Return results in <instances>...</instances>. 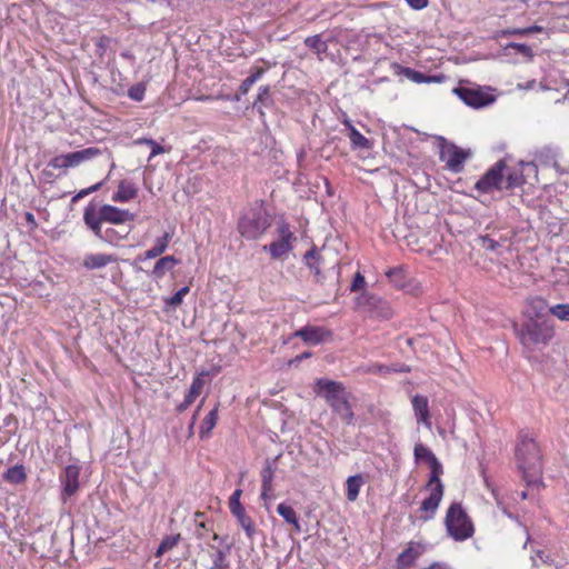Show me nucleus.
Returning a JSON list of instances; mask_svg holds the SVG:
<instances>
[{
  "label": "nucleus",
  "mask_w": 569,
  "mask_h": 569,
  "mask_svg": "<svg viewBox=\"0 0 569 569\" xmlns=\"http://www.w3.org/2000/svg\"><path fill=\"white\" fill-rule=\"evenodd\" d=\"M316 392L321 396L346 425L355 423V413L349 403V393L341 382L328 379H318Z\"/></svg>",
  "instance_id": "nucleus-1"
},
{
  "label": "nucleus",
  "mask_w": 569,
  "mask_h": 569,
  "mask_svg": "<svg viewBox=\"0 0 569 569\" xmlns=\"http://www.w3.org/2000/svg\"><path fill=\"white\" fill-rule=\"evenodd\" d=\"M513 330L522 347L530 351L547 346L555 336L551 320L525 319L520 325L515 323Z\"/></svg>",
  "instance_id": "nucleus-2"
},
{
  "label": "nucleus",
  "mask_w": 569,
  "mask_h": 569,
  "mask_svg": "<svg viewBox=\"0 0 569 569\" xmlns=\"http://www.w3.org/2000/svg\"><path fill=\"white\" fill-rule=\"evenodd\" d=\"M133 219L134 214L130 211L111 204H103L98 209L93 202H90L83 210V221L94 234H99L102 222L122 226Z\"/></svg>",
  "instance_id": "nucleus-3"
},
{
  "label": "nucleus",
  "mask_w": 569,
  "mask_h": 569,
  "mask_svg": "<svg viewBox=\"0 0 569 569\" xmlns=\"http://www.w3.org/2000/svg\"><path fill=\"white\" fill-rule=\"evenodd\" d=\"M518 467L527 483L538 481L541 473V460L537 442L528 436H521L516 451Z\"/></svg>",
  "instance_id": "nucleus-4"
},
{
  "label": "nucleus",
  "mask_w": 569,
  "mask_h": 569,
  "mask_svg": "<svg viewBox=\"0 0 569 569\" xmlns=\"http://www.w3.org/2000/svg\"><path fill=\"white\" fill-rule=\"evenodd\" d=\"M445 527L455 541H466L475 535V525L460 502H452L448 507Z\"/></svg>",
  "instance_id": "nucleus-5"
},
{
  "label": "nucleus",
  "mask_w": 569,
  "mask_h": 569,
  "mask_svg": "<svg viewBox=\"0 0 569 569\" xmlns=\"http://www.w3.org/2000/svg\"><path fill=\"white\" fill-rule=\"evenodd\" d=\"M271 226V216L262 206L248 209L239 220L238 230L249 240L259 239Z\"/></svg>",
  "instance_id": "nucleus-6"
},
{
  "label": "nucleus",
  "mask_w": 569,
  "mask_h": 569,
  "mask_svg": "<svg viewBox=\"0 0 569 569\" xmlns=\"http://www.w3.org/2000/svg\"><path fill=\"white\" fill-rule=\"evenodd\" d=\"M439 141V159L445 162L447 168L453 173H460L465 168V162L471 158L470 149H462L448 141L446 138L437 137Z\"/></svg>",
  "instance_id": "nucleus-7"
},
{
  "label": "nucleus",
  "mask_w": 569,
  "mask_h": 569,
  "mask_svg": "<svg viewBox=\"0 0 569 569\" xmlns=\"http://www.w3.org/2000/svg\"><path fill=\"white\" fill-rule=\"evenodd\" d=\"M303 262L313 272L315 281L317 283H323L328 272L335 273L337 276V281H339V260L337 259L330 267H328L326 253L318 250L315 246L305 253Z\"/></svg>",
  "instance_id": "nucleus-8"
},
{
  "label": "nucleus",
  "mask_w": 569,
  "mask_h": 569,
  "mask_svg": "<svg viewBox=\"0 0 569 569\" xmlns=\"http://www.w3.org/2000/svg\"><path fill=\"white\" fill-rule=\"evenodd\" d=\"M506 162L499 160L475 183V190L488 194L503 190Z\"/></svg>",
  "instance_id": "nucleus-9"
},
{
  "label": "nucleus",
  "mask_w": 569,
  "mask_h": 569,
  "mask_svg": "<svg viewBox=\"0 0 569 569\" xmlns=\"http://www.w3.org/2000/svg\"><path fill=\"white\" fill-rule=\"evenodd\" d=\"M453 93L457 94L467 106L475 109L483 108L495 101V97L486 92L480 86L462 82L456 87Z\"/></svg>",
  "instance_id": "nucleus-10"
},
{
  "label": "nucleus",
  "mask_w": 569,
  "mask_h": 569,
  "mask_svg": "<svg viewBox=\"0 0 569 569\" xmlns=\"http://www.w3.org/2000/svg\"><path fill=\"white\" fill-rule=\"evenodd\" d=\"M101 154V150L96 147H89L79 151L60 154L52 158L48 167L53 169L74 168L84 161L91 160Z\"/></svg>",
  "instance_id": "nucleus-11"
},
{
  "label": "nucleus",
  "mask_w": 569,
  "mask_h": 569,
  "mask_svg": "<svg viewBox=\"0 0 569 569\" xmlns=\"http://www.w3.org/2000/svg\"><path fill=\"white\" fill-rule=\"evenodd\" d=\"M357 305L373 318L388 320L393 316V310L388 301L369 292L361 293L357 298Z\"/></svg>",
  "instance_id": "nucleus-12"
},
{
  "label": "nucleus",
  "mask_w": 569,
  "mask_h": 569,
  "mask_svg": "<svg viewBox=\"0 0 569 569\" xmlns=\"http://www.w3.org/2000/svg\"><path fill=\"white\" fill-rule=\"evenodd\" d=\"M429 496L421 502L420 511L423 512L421 519L428 521L432 519L439 508V505L442 500L445 486L437 485L435 488H428Z\"/></svg>",
  "instance_id": "nucleus-13"
},
{
  "label": "nucleus",
  "mask_w": 569,
  "mask_h": 569,
  "mask_svg": "<svg viewBox=\"0 0 569 569\" xmlns=\"http://www.w3.org/2000/svg\"><path fill=\"white\" fill-rule=\"evenodd\" d=\"M80 467L69 465L64 468L59 479L62 485V498H69L79 490Z\"/></svg>",
  "instance_id": "nucleus-14"
},
{
  "label": "nucleus",
  "mask_w": 569,
  "mask_h": 569,
  "mask_svg": "<svg viewBox=\"0 0 569 569\" xmlns=\"http://www.w3.org/2000/svg\"><path fill=\"white\" fill-rule=\"evenodd\" d=\"M393 69L398 76H403L415 83H441L447 79L442 73L428 76L409 67H402L398 63L393 64Z\"/></svg>",
  "instance_id": "nucleus-15"
},
{
  "label": "nucleus",
  "mask_w": 569,
  "mask_h": 569,
  "mask_svg": "<svg viewBox=\"0 0 569 569\" xmlns=\"http://www.w3.org/2000/svg\"><path fill=\"white\" fill-rule=\"evenodd\" d=\"M413 413L418 425H423L427 429H431V415L429 411L428 398L422 395H416L411 399Z\"/></svg>",
  "instance_id": "nucleus-16"
},
{
  "label": "nucleus",
  "mask_w": 569,
  "mask_h": 569,
  "mask_svg": "<svg viewBox=\"0 0 569 569\" xmlns=\"http://www.w3.org/2000/svg\"><path fill=\"white\" fill-rule=\"evenodd\" d=\"M295 336L301 338L306 343L316 346L326 341L331 335L330 331L322 327L306 326L297 330Z\"/></svg>",
  "instance_id": "nucleus-17"
},
{
  "label": "nucleus",
  "mask_w": 569,
  "mask_h": 569,
  "mask_svg": "<svg viewBox=\"0 0 569 569\" xmlns=\"http://www.w3.org/2000/svg\"><path fill=\"white\" fill-rule=\"evenodd\" d=\"M549 308L545 299L538 297L532 298L528 301L525 319L550 320L548 317V315H550Z\"/></svg>",
  "instance_id": "nucleus-18"
},
{
  "label": "nucleus",
  "mask_w": 569,
  "mask_h": 569,
  "mask_svg": "<svg viewBox=\"0 0 569 569\" xmlns=\"http://www.w3.org/2000/svg\"><path fill=\"white\" fill-rule=\"evenodd\" d=\"M425 548L421 543L411 541L408 547L398 556V569H405L413 565V562L422 555Z\"/></svg>",
  "instance_id": "nucleus-19"
},
{
  "label": "nucleus",
  "mask_w": 569,
  "mask_h": 569,
  "mask_svg": "<svg viewBox=\"0 0 569 569\" xmlns=\"http://www.w3.org/2000/svg\"><path fill=\"white\" fill-rule=\"evenodd\" d=\"M172 234L164 232L162 237L156 239L154 244L148 249L143 254L137 257L138 261H144L147 259H154L160 257L168 248Z\"/></svg>",
  "instance_id": "nucleus-20"
},
{
  "label": "nucleus",
  "mask_w": 569,
  "mask_h": 569,
  "mask_svg": "<svg viewBox=\"0 0 569 569\" xmlns=\"http://www.w3.org/2000/svg\"><path fill=\"white\" fill-rule=\"evenodd\" d=\"M130 228L119 226V228H107L106 230H102V227H100L99 234H94L100 240L108 242L110 244H117L120 240L126 239L127 236L130 233Z\"/></svg>",
  "instance_id": "nucleus-21"
},
{
  "label": "nucleus",
  "mask_w": 569,
  "mask_h": 569,
  "mask_svg": "<svg viewBox=\"0 0 569 569\" xmlns=\"http://www.w3.org/2000/svg\"><path fill=\"white\" fill-rule=\"evenodd\" d=\"M117 257L107 253H89L83 258V267L88 270L101 269L109 263L116 262Z\"/></svg>",
  "instance_id": "nucleus-22"
},
{
  "label": "nucleus",
  "mask_w": 569,
  "mask_h": 569,
  "mask_svg": "<svg viewBox=\"0 0 569 569\" xmlns=\"http://www.w3.org/2000/svg\"><path fill=\"white\" fill-rule=\"evenodd\" d=\"M178 263L179 260L173 256L162 257L156 262L153 269L150 272V276L156 280L162 279L164 274L172 270Z\"/></svg>",
  "instance_id": "nucleus-23"
},
{
  "label": "nucleus",
  "mask_w": 569,
  "mask_h": 569,
  "mask_svg": "<svg viewBox=\"0 0 569 569\" xmlns=\"http://www.w3.org/2000/svg\"><path fill=\"white\" fill-rule=\"evenodd\" d=\"M138 190L134 184L128 180H121L117 192L113 193L114 202H128L137 197Z\"/></svg>",
  "instance_id": "nucleus-24"
},
{
  "label": "nucleus",
  "mask_w": 569,
  "mask_h": 569,
  "mask_svg": "<svg viewBox=\"0 0 569 569\" xmlns=\"http://www.w3.org/2000/svg\"><path fill=\"white\" fill-rule=\"evenodd\" d=\"M274 475V469L269 460L266 461V465L261 471V498L267 500L270 498V493L272 492V479Z\"/></svg>",
  "instance_id": "nucleus-25"
},
{
  "label": "nucleus",
  "mask_w": 569,
  "mask_h": 569,
  "mask_svg": "<svg viewBox=\"0 0 569 569\" xmlns=\"http://www.w3.org/2000/svg\"><path fill=\"white\" fill-rule=\"evenodd\" d=\"M239 526L244 530L247 537L252 540L257 530L252 519L247 515L246 509L241 508L231 512Z\"/></svg>",
  "instance_id": "nucleus-26"
},
{
  "label": "nucleus",
  "mask_w": 569,
  "mask_h": 569,
  "mask_svg": "<svg viewBox=\"0 0 569 569\" xmlns=\"http://www.w3.org/2000/svg\"><path fill=\"white\" fill-rule=\"evenodd\" d=\"M263 250H268L273 259H280L292 250L291 241L287 239H278L270 244L264 246Z\"/></svg>",
  "instance_id": "nucleus-27"
},
{
  "label": "nucleus",
  "mask_w": 569,
  "mask_h": 569,
  "mask_svg": "<svg viewBox=\"0 0 569 569\" xmlns=\"http://www.w3.org/2000/svg\"><path fill=\"white\" fill-rule=\"evenodd\" d=\"M363 485H365V479H363L362 475L359 473V475L350 476L346 481L347 499L352 502L356 501L358 499L360 488Z\"/></svg>",
  "instance_id": "nucleus-28"
},
{
  "label": "nucleus",
  "mask_w": 569,
  "mask_h": 569,
  "mask_svg": "<svg viewBox=\"0 0 569 569\" xmlns=\"http://www.w3.org/2000/svg\"><path fill=\"white\" fill-rule=\"evenodd\" d=\"M218 421V405L213 407L209 411V413L203 418L201 426H200V438L206 439L209 438L211 435V430L216 427Z\"/></svg>",
  "instance_id": "nucleus-29"
},
{
  "label": "nucleus",
  "mask_w": 569,
  "mask_h": 569,
  "mask_svg": "<svg viewBox=\"0 0 569 569\" xmlns=\"http://www.w3.org/2000/svg\"><path fill=\"white\" fill-rule=\"evenodd\" d=\"M3 479L12 485H21L27 479V473L23 465H16L10 467L4 473Z\"/></svg>",
  "instance_id": "nucleus-30"
},
{
  "label": "nucleus",
  "mask_w": 569,
  "mask_h": 569,
  "mask_svg": "<svg viewBox=\"0 0 569 569\" xmlns=\"http://www.w3.org/2000/svg\"><path fill=\"white\" fill-rule=\"evenodd\" d=\"M526 182L525 174L520 170L513 169L505 172L503 189L512 190L522 186Z\"/></svg>",
  "instance_id": "nucleus-31"
},
{
  "label": "nucleus",
  "mask_w": 569,
  "mask_h": 569,
  "mask_svg": "<svg viewBox=\"0 0 569 569\" xmlns=\"http://www.w3.org/2000/svg\"><path fill=\"white\" fill-rule=\"evenodd\" d=\"M208 375L209 373L207 371H202L192 379L191 386L189 388L188 393L186 395V398L194 402L196 398L200 396L204 387L203 377Z\"/></svg>",
  "instance_id": "nucleus-32"
},
{
  "label": "nucleus",
  "mask_w": 569,
  "mask_h": 569,
  "mask_svg": "<svg viewBox=\"0 0 569 569\" xmlns=\"http://www.w3.org/2000/svg\"><path fill=\"white\" fill-rule=\"evenodd\" d=\"M348 137L350 139L351 148L356 149H370L372 143L369 139H367L362 133H360L356 128H351V132H348Z\"/></svg>",
  "instance_id": "nucleus-33"
},
{
  "label": "nucleus",
  "mask_w": 569,
  "mask_h": 569,
  "mask_svg": "<svg viewBox=\"0 0 569 569\" xmlns=\"http://www.w3.org/2000/svg\"><path fill=\"white\" fill-rule=\"evenodd\" d=\"M277 512L284 519L286 522L293 525L297 531L301 530L297 513L292 507L286 503H280L277 507Z\"/></svg>",
  "instance_id": "nucleus-34"
},
{
  "label": "nucleus",
  "mask_w": 569,
  "mask_h": 569,
  "mask_svg": "<svg viewBox=\"0 0 569 569\" xmlns=\"http://www.w3.org/2000/svg\"><path fill=\"white\" fill-rule=\"evenodd\" d=\"M180 540H181L180 533L166 536L161 540V542L156 551V557H161L163 553L173 549L179 543Z\"/></svg>",
  "instance_id": "nucleus-35"
},
{
  "label": "nucleus",
  "mask_w": 569,
  "mask_h": 569,
  "mask_svg": "<svg viewBox=\"0 0 569 569\" xmlns=\"http://www.w3.org/2000/svg\"><path fill=\"white\" fill-rule=\"evenodd\" d=\"M430 477L427 483V488H435L437 485H443L440 480V476L443 472L442 465L438 459L433 460L430 465Z\"/></svg>",
  "instance_id": "nucleus-36"
},
{
  "label": "nucleus",
  "mask_w": 569,
  "mask_h": 569,
  "mask_svg": "<svg viewBox=\"0 0 569 569\" xmlns=\"http://www.w3.org/2000/svg\"><path fill=\"white\" fill-rule=\"evenodd\" d=\"M305 44H306V47L313 50L318 54L325 53L328 50V44L321 38L320 34H315V36H310V37L306 38Z\"/></svg>",
  "instance_id": "nucleus-37"
},
{
  "label": "nucleus",
  "mask_w": 569,
  "mask_h": 569,
  "mask_svg": "<svg viewBox=\"0 0 569 569\" xmlns=\"http://www.w3.org/2000/svg\"><path fill=\"white\" fill-rule=\"evenodd\" d=\"M263 72V68H256V70L241 82L239 87V92L243 96L247 94L250 88L261 78Z\"/></svg>",
  "instance_id": "nucleus-38"
},
{
  "label": "nucleus",
  "mask_w": 569,
  "mask_h": 569,
  "mask_svg": "<svg viewBox=\"0 0 569 569\" xmlns=\"http://www.w3.org/2000/svg\"><path fill=\"white\" fill-rule=\"evenodd\" d=\"M413 455L417 461L425 460L428 465L437 459L432 451L422 443H417L415 446Z\"/></svg>",
  "instance_id": "nucleus-39"
},
{
  "label": "nucleus",
  "mask_w": 569,
  "mask_h": 569,
  "mask_svg": "<svg viewBox=\"0 0 569 569\" xmlns=\"http://www.w3.org/2000/svg\"><path fill=\"white\" fill-rule=\"evenodd\" d=\"M386 276L396 288L405 287V274L402 268H391L386 272Z\"/></svg>",
  "instance_id": "nucleus-40"
},
{
  "label": "nucleus",
  "mask_w": 569,
  "mask_h": 569,
  "mask_svg": "<svg viewBox=\"0 0 569 569\" xmlns=\"http://www.w3.org/2000/svg\"><path fill=\"white\" fill-rule=\"evenodd\" d=\"M550 315L560 321L569 322V303H558L549 308Z\"/></svg>",
  "instance_id": "nucleus-41"
},
{
  "label": "nucleus",
  "mask_w": 569,
  "mask_h": 569,
  "mask_svg": "<svg viewBox=\"0 0 569 569\" xmlns=\"http://www.w3.org/2000/svg\"><path fill=\"white\" fill-rule=\"evenodd\" d=\"M133 143L134 144H148L150 147L151 152L149 156V160L151 158L164 152V148L162 146H160L157 141H154L153 139L139 138V139L134 140Z\"/></svg>",
  "instance_id": "nucleus-42"
},
{
  "label": "nucleus",
  "mask_w": 569,
  "mask_h": 569,
  "mask_svg": "<svg viewBox=\"0 0 569 569\" xmlns=\"http://www.w3.org/2000/svg\"><path fill=\"white\" fill-rule=\"evenodd\" d=\"M228 568H229V562L227 560L226 552L221 549L217 550L214 558H213L212 569H228Z\"/></svg>",
  "instance_id": "nucleus-43"
},
{
  "label": "nucleus",
  "mask_w": 569,
  "mask_h": 569,
  "mask_svg": "<svg viewBox=\"0 0 569 569\" xmlns=\"http://www.w3.org/2000/svg\"><path fill=\"white\" fill-rule=\"evenodd\" d=\"M144 93H146V87L143 84H141V83L132 86L128 90L129 98L134 100V101H141L143 99V97H144Z\"/></svg>",
  "instance_id": "nucleus-44"
},
{
  "label": "nucleus",
  "mask_w": 569,
  "mask_h": 569,
  "mask_svg": "<svg viewBox=\"0 0 569 569\" xmlns=\"http://www.w3.org/2000/svg\"><path fill=\"white\" fill-rule=\"evenodd\" d=\"M269 91H270L269 86L260 87L259 93H258L257 100L253 103V107H257L258 103H261L262 106H268V103L271 102Z\"/></svg>",
  "instance_id": "nucleus-45"
},
{
  "label": "nucleus",
  "mask_w": 569,
  "mask_h": 569,
  "mask_svg": "<svg viewBox=\"0 0 569 569\" xmlns=\"http://www.w3.org/2000/svg\"><path fill=\"white\" fill-rule=\"evenodd\" d=\"M242 495V490L241 489H236L230 499H229V509H230V512L234 511V510H238V509H241V508H244L241 502H240V497Z\"/></svg>",
  "instance_id": "nucleus-46"
},
{
  "label": "nucleus",
  "mask_w": 569,
  "mask_h": 569,
  "mask_svg": "<svg viewBox=\"0 0 569 569\" xmlns=\"http://www.w3.org/2000/svg\"><path fill=\"white\" fill-rule=\"evenodd\" d=\"M507 49L508 48H512L515 49L518 53L525 56V57H532V50L529 46L525 44V43H516V42H511L509 44H507L506 47Z\"/></svg>",
  "instance_id": "nucleus-47"
},
{
  "label": "nucleus",
  "mask_w": 569,
  "mask_h": 569,
  "mask_svg": "<svg viewBox=\"0 0 569 569\" xmlns=\"http://www.w3.org/2000/svg\"><path fill=\"white\" fill-rule=\"evenodd\" d=\"M519 164L521 166L520 171L523 172L525 179L527 177H529L530 174H533L535 177H537L538 168L533 162L521 161Z\"/></svg>",
  "instance_id": "nucleus-48"
},
{
  "label": "nucleus",
  "mask_w": 569,
  "mask_h": 569,
  "mask_svg": "<svg viewBox=\"0 0 569 569\" xmlns=\"http://www.w3.org/2000/svg\"><path fill=\"white\" fill-rule=\"evenodd\" d=\"M479 241L485 249L490 251H495L499 247V243L496 240L491 239L488 234L480 236Z\"/></svg>",
  "instance_id": "nucleus-49"
},
{
  "label": "nucleus",
  "mask_w": 569,
  "mask_h": 569,
  "mask_svg": "<svg viewBox=\"0 0 569 569\" xmlns=\"http://www.w3.org/2000/svg\"><path fill=\"white\" fill-rule=\"evenodd\" d=\"M366 284V280H365V277L360 273V272H357L353 280H352V283L350 286V290L351 291H359L360 289H362Z\"/></svg>",
  "instance_id": "nucleus-50"
},
{
  "label": "nucleus",
  "mask_w": 569,
  "mask_h": 569,
  "mask_svg": "<svg viewBox=\"0 0 569 569\" xmlns=\"http://www.w3.org/2000/svg\"><path fill=\"white\" fill-rule=\"evenodd\" d=\"M278 232L280 234V239H287L289 241L295 239L293 233L290 231L289 224L286 222L279 224Z\"/></svg>",
  "instance_id": "nucleus-51"
},
{
  "label": "nucleus",
  "mask_w": 569,
  "mask_h": 569,
  "mask_svg": "<svg viewBox=\"0 0 569 569\" xmlns=\"http://www.w3.org/2000/svg\"><path fill=\"white\" fill-rule=\"evenodd\" d=\"M183 298L181 295L177 291L172 297L166 299V305L172 309H176L182 303Z\"/></svg>",
  "instance_id": "nucleus-52"
},
{
  "label": "nucleus",
  "mask_w": 569,
  "mask_h": 569,
  "mask_svg": "<svg viewBox=\"0 0 569 569\" xmlns=\"http://www.w3.org/2000/svg\"><path fill=\"white\" fill-rule=\"evenodd\" d=\"M406 2L415 10H422L428 6V0H406Z\"/></svg>",
  "instance_id": "nucleus-53"
},
{
  "label": "nucleus",
  "mask_w": 569,
  "mask_h": 569,
  "mask_svg": "<svg viewBox=\"0 0 569 569\" xmlns=\"http://www.w3.org/2000/svg\"><path fill=\"white\" fill-rule=\"evenodd\" d=\"M24 219H26V222L28 223V226L30 227V229H36L37 228V221H36V218L33 216V213L31 212H26L24 213Z\"/></svg>",
  "instance_id": "nucleus-54"
},
{
  "label": "nucleus",
  "mask_w": 569,
  "mask_h": 569,
  "mask_svg": "<svg viewBox=\"0 0 569 569\" xmlns=\"http://www.w3.org/2000/svg\"><path fill=\"white\" fill-rule=\"evenodd\" d=\"M192 403H193V402H192L190 399H188V398H186V397H184V400H183L180 405H178V406H177V411H178V412H183V411H184V410H187V409H188Z\"/></svg>",
  "instance_id": "nucleus-55"
},
{
  "label": "nucleus",
  "mask_w": 569,
  "mask_h": 569,
  "mask_svg": "<svg viewBox=\"0 0 569 569\" xmlns=\"http://www.w3.org/2000/svg\"><path fill=\"white\" fill-rule=\"evenodd\" d=\"M523 31L526 32V34H529V33L540 32V31H542V28L539 26H532V27L523 28Z\"/></svg>",
  "instance_id": "nucleus-56"
},
{
  "label": "nucleus",
  "mask_w": 569,
  "mask_h": 569,
  "mask_svg": "<svg viewBox=\"0 0 569 569\" xmlns=\"http://www.w3.org/2000/svg\"><path fill=\"white\" fill-rule=\"evenodd\" d=\"M503 33L505 34H520V36L526 34L523 29H510V30H506Z\"/></svg>",
  "instance_id": "nucleus-57"
},
{
  "label": "nucleus",
  "mask_w": 569,
  "mask_h": 569,
  "mask_svg": "<svg viewBox=\"0 0 569 569\" xmlns=\"http://www.w3.org/2000/svg\"><path fill=\"white\" fill-rule=\"evenodd\" d=\"M309 357H311V352L306 351V352H303V353H301V355L297 356V357L295 358L293 362H300L301 360L307 359V358H309Z\"/></svg>",
  "instance_id": "nucleus-58"
},
{
  "label": "nucleus",
  "mask_w": 569,
  "mask_h": 569,
  "mask_svg": "<svg viewBox=\"0 0 569 569\" xmlns=\"http://www.w3.org/2000/svg\"><path fill=\"white\" fill-rule=\"evenodd\" d=\"M103 184V181H100L91 187L88 188V191H89V194L92 193V192H96L98 191Z\"/></svg>",
  "instance_id": "nucleus-59"
},
{
  "label": "nucleus",
  "mask_w": 569,
  "mask_h": 569,
  "mask_svg": "<svg viewBox=\"0 0 569 569\" xmlns=\"http://www.w3.org/2000/svg\"><path fill=\"white\" fill-rule=\"evenodd\" d=\"M426 569H450V568L445 565H441V563H433Z\"/></svg>",
  "instance_id": "nucleus-60"
},
{
  "label": "nucleus",
  "mask_w": 569,
  "mask_h": 569,
  "mask_svg": "<svg viewBox=\"0 0 569 569\" xmlns=\"http://www.w3.org/2000/svg\"><path fill=\"white\" fill-rule=\"evenodd\" d=\"M565 88L567 89V94H566L562 99H558V100L556 101L557 103H560V102H562L563 100H566V99H567V96L569 94V80H566V81H565Z\"/></svg>",
  "instance_id": "nucleus-61"
},
{
  "label": "nucleus",
  "mask_w": 569,
  "mask_h": 569,
  "mask_svg": "<svg viewBox=\"0 0 569 569\" xmlns=\"http://www.w3.org/2000/svg\"><path fill=\"white\" fill-rule=\"evenodd\" d=\"M78 198H84L89 194L88 188L80 190L78 193Z\"/></svg>",
  "instance_id": "nucleus-62"
},
{
  "label": "nucleus",
  "mask_w": 569,
  "mask_h": 569,
  "mask_svg": "<svg viewBox=\"0 0 569 569\" xmlns=\"http://www.w3.org/2000/svg\"><path fill=\"white\" fill-rule=\"evenodd\" d=\"M343 124L346 126V128L348 129L349 132H351V128H355L349 119H346L343 121Z\"/></svg>",
  "instance_id": "nucleus-63"
},
{
  "label": "nucleus",
  "mask_w": 569,
  "mask_h": 569,
  "mask_svg": "<svg viewBox=\"0 0 569 569\" xmlns=\"http://www.w3.org/2000/svg\"><path fill=\"white\" fill-rule=\"evenodd\" d=\"M178 292L181 295V297L183 298L188 292H189V287H182L180 290H178Z\"/></svg>",
  "instance_id": "nucleus-64"
}]
</instances>
